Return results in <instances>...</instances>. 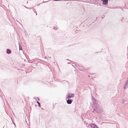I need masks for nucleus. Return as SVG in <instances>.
<instances>
[{"label": "nucleus", "mask_w": 128, "mask_h": 128, "mask_svg": "<svg viewBox=\"0 0 128 128\" xmlns=\"http://www.w3.org/2000/svg\"><path fill=\"white\" fill-rule=\"evenodd\" d=\"M74 94L69 93L68 94L66 98L67 99H69L72 98L74 97Z\"/></svg>", "instance_id": "1"}, {"label": "nucleus", "mask_w": 128, "mask_h": 128, "mask_svg": "<svg viewBox=\"0 0 128 128\" xmlns=\"http://www.w3.org/2000/svg\"><path fill=\"white\" fill-rule=\"evenodd\" d=\"M94 128H98V127L96 125H95L94 126Z\"/></svg>", "instance_id": "7"}, {"label": "nucleus", "mask_w": 128, "mask_h": 128, "mask_svg": "<svg viewBox=\"0 0 128 128\" xmlns=\"http://www.w3.org/2000/svg\"><path fill=\"white\" fill-rule=\"evenodd\" d=\"M54 29H56L55 30H56V29H57V28H54Z\"/></svg>", "instance_id": "10"}, {"label": "nucleus", "mask_w": 128, "mask_h": 128, "mask_svg": "<svg viewBox=\"0 0 128 128\" xmlns=\"http://www.w3.org/2000/svg\"><path fill=\"white\" fill-rule=\"evenodd\" d=\"M19 49H20V50H22V47L21 46H19Z\"/></svg>", "instance_id": "6"}, {"label": "nucleus", "mask_w": 128, "mask_h": 128, "mask_svg": "<svg viewBox=\"0 0 128 128\" xmlns=\"http://www.w3.org/2000/svg\"><path fill=\"white\" fill-rule=\"evenodd\" d=\"M54 29H56L55 30H56V29H57V28H54Z\"/></svg>", "instance_id": "11"}, {"label": "nucleus", "mask_w": 128, "mask_h": 128, "mask_svg": "<svg viewBox=\"0 0 128 128\" xmlns=\"http://www.w3.org/2000/svg\"><path fill=\"white\" fill-rule=\"evenodd\" d=\"M102 1L103 4L106 5V4L108 2V0H101Z\"/></svg>", "instance_id": "2"}, {"label": "nucleus", "mask_w": 128, "mask_h": 128, "mask_svg": "<svg viewBox=\"0 0 128 128\" xmlns=\"http://www.w3.org/2000/svg\"><path fill=\"white\" fill-rule=\"evenodd\" d=\"M67 103L68 104H70L72 103V102L71 100H67Z\"/></svg>", "instance_id": "4"}, {"label": "nucleus", "mask_w": 128, "mask_h": 128, "mask_svg": "<svg viewBox=\"0 0 128 128\" xmlns=\"http://www.w3.org/2000/svg\"><path fill=\"white\" fill-rule=\"evenodd\" d=\"M54 29H56L55 30H56V29H57V28H54Z\"/></svg>", "instance_id": "9"}, {"label": "nucleus", "mask_w": 128, "mask_h": 128, "mask_svg": "<svg viewBox=\"0 0 128 128\" xmlns=\"http://www.w3.org/2000/svg\"><path fill=\"white\" fill-rule=\"evenodd\" d=\"M124 89H125V88H126L125 86V87H124Z\"/></svg>", "instance_id": "8"}, {"label": "nucleus", "mask_w": 128, "mask_h": 128, "mask_svg": "<svg viewBox=\"0 0 128 128\" xmlns=\"http://www.w3.org/2000/svg\"><path fill=\"white\" fill-rule=\"evenodd\" d=\"M6 53L8 54H10L11 53V51L9 49H7L6 50Z\"/></svg>", "instance_id": "3"}, {"label": "nucleus", "mask_w": 128, "mask_h": 128, "mask_svg": "<svg viewBox=\"0 0 128 128\" xmlns=\"http://www.w3.org/2000/svg\"><path fill=\"white\" fill-rule=\"evenodd\" d=\"M37 103L38 104L39 106L40 107V103L38 102H37Z\"/></svg>", "instance_id": "5"}]
</instances>
